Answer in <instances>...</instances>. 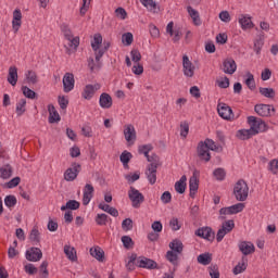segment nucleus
Returning a JSON list of instances; mask_svg holds the SVG:
<instances>
[{
    "label": "nucleus",
    "instance_id": "nucleus-60",
    "mask_svg": "<svg viewBox=\"0 0 278 278\" xmlns=\"http://www.w3.org/2000/svg\"><path fill=\"white\" fill-rule=\"evenodd\" d=\"M161 201L164 203V205H168L170 201H173V194L169 193V191H165L161 195Z\"/></svg>",
    "mask_w": 278,
    "mask_h": 278
},
{
    "label": "nucleus",
    "instance_id": "nucleus-1",
    "mask_svg": "<svg viewBox=\"0 0 278 278\" xmlns=\"http://www.w3.org/2000/svg\"><path fill=\"white\" fill-rule=\"evenodd\" d=\"M232 194L236 201L244 203L249 199V184L244 179H239L233 186Z\"/></svg>",
    "mask_w": 278,
    "mask_h": 278
},
{
    "label": "nucleus",
    "instance_id": "nucleus-7",
    "mask_svg": "<svg viewBox=\"0 0 278 278\" xmlns=\"http://www.w3.org/2000/svg\"><path fill=\"white\" fill-rule=\"evenodd\" d=\"M236 227V223L233 219H228L222 224V227L218 229L216 235L217 242H223V238L227 236V233H231Z\"/></svg>",
    "mask_w": 278,
    "mask_h": 278
},
{
    "label": "nucleus",
    "instance_id": "nucleus-22",
    "mask_svg": "<svg viewBox=\"0 0 278 278\" xmlns=\"http://www.w3.org/2000/svg\"><path fill=\"white\" fill-rule=\"evenodd\" d=\"M23 13H21V10L16 9L13 12V21H12V27L14 30V34L18 33V29H21V25L23 24Z\"/></svg>",
    "mask_w": 278,
    "mask_h": 278
},
{
    "label": "nucleus",
    "instance_id": "nucleus-35",
    "mask_svg": "<svg viewBox=\"0 0 278 278\" xmlns=\"http://www.w3.org/2000/svg\"><path fill=\"white\" fill-rule=\"evenodd\" d=\"M25 79L26 83L36 86V84H38V74L35 71L29 70L25 73Z\"/></svg>",
    "mask_w": 278,
    "mask_h": 278
},
{
    "label": "nucleus",
    "instance_id": "nucleus-40",
    "mask_svg": "<svg viewBox=\"0 0 278 278\" xmlns=\"http://www.w3.org/2000/svg\"><path fill=\"white\" fill-rule=\"evenodd\" d=\"M103 43V37L100 34L94 35L93 41L91 42V48L93 51L101 49V45Z\"/></svg>",
    "mask_w": 278,
    "mask_h": 278
},
{
    "label": "nucleus",
    "instance_id": "nucleus-31",
    "mask_svg": "<svg viewBox=\"0 0 278 278\" xmlns=\"http://www.w3.org/2000/svg\"><path fill=\"white\" fill-rule=\"evenodd\" d=\"M247 266L248 265V260L247 257H242L241 262H239L236 267L233 268L232 273L233 275H240L241 273H244V270H247Z\"/></svg>",
    "mask_w": 278,
    "mask_h": 278
},
{
    "label": "nucleus",
    "instance_id": "nucleus-10",
    "mask_svg": "<svg viewBox=\"0 0 278 278\" xmlns=\"http://www.w3.org/2000/svg\"><path fill=\"white\" fill-rule=\"evenodd\" d=\"M194 64H192V61H190V58H188L187 54L182 56V73L185 77H194Z\"/></svg>",
    "mask_w": 278,
    "mask_h": 278
},
{
    "label": "nucleus",
    "instance_id": "nucleus-26",
    "mask_svg": "<svg viewBox=\"0 0 278 278\" xmlns=\"http://www.w3.org/2000/svg\"><path fill=\"white\" fill-rule=\"evenodd\" d=\"M239 24L241 25L242 29H253V27H255L251 16L244 14L239 16Z\"/></svg>",
    "mask_w": 278,
    "mask_h": 278
},
{
    "label": "nucleus",
    "instance_id": "nucleus-23",
    "mask_svg": "<svg viewBox=\"0 0 278 278\" xmlns=\"http://www.w3.org/2000/svg\"><path fill=\"white\" fill-rule=\"evenodd\" d=\"M99 105L103 110H110V108H112L113 105L112 96H110V93H106V92H103L102 94H100Z\"/></svg>",
    "mask_w": 278,
    "mask_h": 278
},
{
    "label": "nucleus",
    "instance_id": "nucleus-15",
    "mask_svg": "<svg viewBox=\"0 0 278 278\" xmlns=\"http://www.w3.org/2000/svg\"><path fill=\"white\" fill-rule=\"evenodd\" d=\"M137 266L139 268H147L149 270H153V269L157 268V263H155V261H153L151 258H147L144 256H139L137 258Z\"/></svg>",
    "mask_w": 278,
    "mask_h": 278
},
{
    "label": "nucleus",
    "instance_id": "nucleus-44",
    "mask_svg": "<svg viewBox=\"0 0 278 278\" xmlns=\"http://www.w3.org/2000/svg\"><path fill=\"white\" fill-rule=\"evenodd\" d=\"M131 157H134L131 152L124 151L119 156L123 166L127 167L129 162L131 161Z\"/></svg>",
    "mask_w": 278,
    "mask_h": 278
},
{
    "label": "nucleus",
    "instance_id": "nucleus-20",
    "mask_svg": "<svg viewBox=\"0 0 278 278\" xmlns=\"http://www.w3.org/2000/svg\"><path fill=\"white\" fill-rule=\"evenodd\" d=\"M198 156L202 162H210L212 160V154H210V150L207 146L203 144V141L198 144Z\"/></svg>",
    "mask_w": 278,
    "mask_h": 278
},
{
    "label": "nucleus",
    "instance_id": "nucleus-5",
    "mask_svg": "<svg viewBox=\"0 0 278 278\" xmlns=\"http://www.w3.org/2000/svg\"><path fill=\"white\" fill-rule=\"evenodd\" d=\"M128 199L131 201L132 207L138 210L142 203H144V195L136 189V187H130L128 190Z\"/></svg>",
    "mask_w": 278,
    "mask_h": 278
},
{
    "label": "nucleus",
    "instance_id": "nucleus-43",
    "mask_svg": "<svg viewBox=\"0 0 278 278\" xmlns=\"http://www.w3.org/2000/svg\"><path fill=\"white\" fill-rule=\"evenodd\" d=\"M27 105V100L21 99L16 104V114L17 116H23L24 112H26L25 106Z\"/></svg>",
    "mask_w": 278,
    "mask_h": 278
},
{
    "label": "nucleus",
    "instance_id": "nucleus-59",
    "mask_svg": "<svg viewBox=\"0 0 278 278\" xmlns=\"http://www.w3.org/2000/svg\"><path fill=\"white\" fill-rule=\"evenodd\" d=\"M96 223L97 225H100V226L108 225V215L104 213L98 214L96 216Z\"/></svg>",
    "mask_w": 278,
    "mask_h": 278
},
{
    "label": "nucleus",
    "instance_id": "nucleus-27",
    "mask_svg": "<svg viewBox=\"0 0 278 278\" xmlns=\"http://www.w3.org/2000/svg\"><path fill=\"white\" fill-rule=\"evenodd\" d=\"M48 112H49V123H60V113H58V110H55V106L53 104L48 105Z\"/></svg>",
    "mask_w": 278,
    "mask_h": 278
},
{
    "label": "nucleus",
    "instance_id": "nucleus-19",
    "mask_svg": "<svg viewBox=\"0 0 278 278\" xmlns=\"http://www.w3.org/2000/svg\"><path fill=\"white\" fill-rule=\"evenodd\" d=\"M199 175V170L194 169L192 177L189 179V190L191 199H194V194H197L199 190V179L197 176Z\"/></svg>",
    "mask_w": 278,
    "mask_h": 278
},
{
    "label": "nucleus",
    "instance_id": "nucleus-30",
    "mask_svg": "<svg viewBox=\"0 0 278 278\" xmlns=\"http://www.w3.org/2000/svg\"><path fill=\"white\" fill-rule=\"evenodd\" d=\"M13 173L14 169L12 168V165H3L2 167H0V179H10Z\"/></svg>",
    "mask_w": 278,
    "mask_h": 278
},
{
    "label": "nucleus",
    "instance_id": "nucleus-18",
    "mask_svg": "<svg viewBox=\"0 0 278 278\" xmlns=\"http://www.w3.org/2000/svg\"><path fill=\"white\" fill-rule=\"evenodd\" d=\"M26 260H28V262H40L42 260V250L39 248H30L26 251Z\"/></svg>",
    "mask_w": 278,
    "mask_h": 278
},
{
    "label": "nucleus",
    "instance_id": "nucleus-57",
    "mask_svg": "<svg viewBox=\"0 0 278 278\" xmlns=\"http://www.w3.org/2000/svg\"><path fill=\"white\" fill-rule=\"evenodd\" d=\"M122 242H123L125 249L134 248V239H131V237H129V236H123Z\"/></svg>",
    "mask_w": 278,
    "mask_h": 278
},
{
    "label": "nucleus",
    "instance_id": "nucleus-12",
    "mask_svg": "<svg viewBox=\"0 0 278 278\" xmlns=\"http://www.w3.org/2000/svg\"><path fill=\"white\" fill-rule=\"evenodd\" d=\"M146 177L151 184L154 186L155 181H157V163H150L146 169Z\"/></svg>",
    "mask_w": 278,
    "mask_h": 278
},
{
    "label": "nucleus",
    "instance_id": "nucleus-3",
    "mask_svg": "<svg viewBox=\"0 0 278 278\" xmlns=\"http://www.w3.org/2000/svg\"><path fill=\"white\" fill-rule=\"evenodd\" d=\"M61 31L65 40L68 41V47L77 51V47H79V37H74L71 27H68L66 24L61 25Z\"/></svg>",
    "mask_w": 278,
    "mask_h": 278
},
{
    "label": "nucleus",
    "instance_id": "nucleus-48",
    "mask_svg": "<svg viewBox=\"0 0 278 278\" xmlns=\"http://www.w3.org/2000/svg\"><path fill=\"white\" fill-rule=\"evenodd\" d=\"M123 231H131L134 229V220L131 218H126L122 222Z\"/></svg>",
    "mask_w": 278,
    "mask_h": 278
},
{
    "label": "nucleus",
    "instance_id": "nucleus-17",
    "mask_svg": "<svg viewBox=\"0 0 278 278\" xmlns=\"http://www.w3.org/2000/svg\"><path fill=\"white\" fill-rule=\"evenodd\" d=\"M238 70V65L236 64V61L233 59H226L223 62L222 71L226 75H233L236 71Z\"/></svg>",
    "mask_w": 278,
    "mask_h": 278
},
{
    "label": "nucleus",
    "instance_id": "nucleus-2",
    "mask_svg": "<svg viewBox=\"0 0 278 278\" xmlns=\"http://www.w3.org/2000/svg\"><path fill=\"white\" fill-rule=\"evenodd\" d=\"M248 124L250 125V130L254 136H257V134H264V131H268V125H266V122H264L262 118L249 116Z\"/></svg>",
    "mask_w": 278,
    "mask_h": 278
},
{
    "label": "nucleus",
    "instance_id": "nucleus-9",
    "mask_svg": "<svg viewBox=\"0 0 278 278\" xmlns=\"http://www.w3.org/2000/svg\"><path fill=\"white\" fill-rule=\"evenodd\" d=\"M254 112H256L258 116L268 117V116H275L276 110H275V106L270 104H256L254 106Z\"/></svg>",
    "mask_w": 278,
    "mask_h": 278
},
{
    "label": "nucleus",
    "instance_id": "nucleus-24",
    "mask_svg": "<svg viewBox=\"0 0 278 278\" xmlns=\"http://www.w3.org/2000/svg\"><path fill=\"white\" fill-rule=\"evenodd\" d=\"M239 251H241L243 255H251L255 253V245L249 241H241L239 243Z\"/></svg>",
    "mask_w": 278,
    "mask_h": 278
},
{
    "label": "nucleus",
    "instance_id": "nucleus-37",
    "mask_svg": "<svg viewBox=\"0 0 278 278\" xmlns=\"http://www.w3.org/2000/svg\"><path fill=\"white\" fill-rule=\"evenodd\" d=\"M253 136L255 135L253 134V131H251V128L241 129V130H238L237 132V138H239V140H249L250 138H253Z\"/></svg>",
    "mask_w": 278,
    "mask_h": 278
},
{
    "label": "nucleus",
    "instance_id": "nucleus-32",
    "mask_svg": "<svg viewBox=\"0 0 278 278\" xmlns=\"http://www.w3.org/2000/svg\"><path fill=\"white\" fill-rule=\"evenodd\" d=\"M169 249L174 253H178L179 255H181V253H184V243L178 239H175L169 243Z\"/></svg>",
    "mask_w": 278,
    "mask_h": 278
},
{
    "label": "nucleus",
    "instance_id": "nucleus-29",
    "mask_svg": "<svg viewBox=\"0 0 278 278\" xmlns=\"http://www.w3.org/2000/svg\"><path fill=\"white\" fill-rule=\"evenodd\" d=\"M186 181H188V178L186 175H182L180 179L175 182V190L178 192V194H184V192H186Z\"/></svg>",
    "mask_w": 278,
    "mask_h": 278
},
{
    "label": "nucleus",
    "instance_id": "nucleus-51",
    "mask_svg": "<svg viewBox=\"0 0 278 278\" xmlns=\"http://www.w3.org/2000/svg\"><path fill=\"white\" fill-rule=\"evenodd\" d=\"M190 131V125L188 122H182L180 124V136L181 138H188V134Z\"/></svg>",
    "mask_w": 278,
    "mask_h": 278
},
{
    "label": "nucleus",
    "instance_id": "nucleus-6",
    "mask_svg": "<svg viewBox=\"0 0 278 278\" xmlns=\"http://www.w3.org/2000/svg\"><path fill=\"white\" fill-rule=\"evenodd\" d=\"M217 112L220 118H224V121H235L236 115L233 114V110H231V106L225 102H219L217 104Z\"/></svg>",
    "mask_w": 278,
    "mask_h": 278
},
{
    "label": "nucleus",
    "instance_id": "nucleus-61",
    "mask_svg": "<svg viewBox=\"0 0 278 278\" xmlns=\"http://www.w3.org/2000/svg\"><path fill=\"white\" fill-rule=\"evenodd\" d=\"M49 263L47 261H43L40 265V274L42 278L49 277V269H47Z\"/></svg>",
    "mask_w": 278,
    "mask_h": 278
},
{
    "label": "nucleus",
    "instance_id": "nucleus-46",
    "mask_svg": "<svg viewBox=\"0 0 278 278\" xmlns=\"http://www.w3.org/2000/svg\"><path fill=\"white\" fill-rule=\"evenodd\" d=\"M122 42L125 45V47L131 46L134 42V34L131 33H126L122 35Z\"/></svg>",
    "mask_w": 278,
    "mask_h": 278
},
{
    "label": "nucleus",
    "instance_id": "nucleus-16",
    "mask_svg": "<svg viewBox=\"0 0 278 278\" xmlns=\"http://www.w3.org/2000/svg\"><path fill=\"white\" fill-rule=\"evenodd\" d=\"M97 90H101V85L99 83L94 85H86L83 91V99L90 101V99L94 97Z\"/></svg>",
    "mask_w": 278,
    "mask_h": 278
},
{
    "label": "nucleus",
    "instance_id": "nucleus-50",
    "mask_svg": "<svg viewBox=\"0 0 278 278\" xmlns=\"http://www.w3.org/2000/svg\"><path fill=\"white\" fill-rule=\"evenodd\" d=\"M22 92H23L24 97H26L27 99H36V91L31 90L27 86L22 87Z\"/></svg>",
    "mask_w": 278,
    "mask_h": 278
},
{
    "label": "nucleus",
    "instance_id": "nucleus-28",
    "mask_svg": "<svg viewBox=\"0 0 278 278\" xmlns=\"http://www.w3.org/2000/svg\"><path fill=\"white\" fill-rule=\"evenodd\" d=\"M90 255L98 260V262H103L105 260V252H103V249L100 247L91 248Z\"/></svg>",
    "mask_w": 278,
    "mask_h": 278
},
{
    "label": "nucleus",
    "instance_id": "nucleus-53",
    "mask_svg": "<svg viewBox=\"0 0 278 278\" xmlns=\"http://www.w3.org/2000/svg\"><path fill=\"white\" fill-rule=\"evenodd\" d=\"M208 275L211 278H220V271H218V265H211L208 267Z\"/></svg>",
    "mask_w": 278,
    "mask_h": 278
},
{
    "label": "nucleus",
    "instance_id": "nucleus-63",
    "mask_svg": "<svg viewBox=\"0 0 278 278\" xmlns=\"http://www.w3.org/2000/svg\"><path fill=\"white\" fill-rule=\"evenodd\" d=\"M79 202L77 200H70L66 202L67 210H79Z\"/></svg>",
    "mask_w": 278,
    "mask_h": 278
},
{
    "label": "nucleus",
    "instance_id": "nucleus-58",
    "mask_svg": "<svg viewBox=\"0 0 278 278\" xmlns=\"http://www.w3.org/2000/svg\"><path fill=\"white\" fill-rule=\"evenodd\" d=\"M264 47V39L258 38L254 41V52L256 55H260L262 53V48Z\"/></svg>",
    "mask_w": 278,
    "mask_h": 278
},
{
    "label": "nucleus",
    "instance_id": "nucleus-47",
    "mask_svg": "<svg viewBox=\"0 0 278 278\" xmlns=\"http://www.w3.org/2000/svg\"><path fill=\"white\" fill-rule=\"evenodd\" d=\"M29 240L31 242H35V244H38L40 242V231H38V228H33L29 235Z\"/></svg>",
    "mask_w": 278,
    "mask_h": 278
},
{
    "label": "nucleus",
    "instance_id": "nucleus-38",
    "mask_svg": "<svg viewBox=\"0 0 278 278\" xmlns=\"http://www.w3.org/2000/svg\"><path fill=\"white\" fill-rule=\"evenodd\" d=\"M198 263L202 264V266H208V264H212V254L210 253L200 254L198 256Z\"/></svg>",
    "mask_w": 278,
    "mask_h": 278
},
{
    "label": "nucleus",
    "instance_id": "nucleus-36",
    "mask_svg": "<svg viewBox=\"0 0 278 278\" xmlns=\"http://www.w3.org/2000/svg\"><path fill=\"white\" fill-rule=\"evenodd\" d=\"M64 253L71 262H77V251L71 245H64Z\"/></svg>",
    "mask_w": 278,
    "mask_h": 278
},
{
    "label": "nucleus",
    "instance_id": "nucleus-8",
    "mask_svg": "<svg viewBox=\"0 0 278 278\" xmlns=\"http://www.w3.org/2000/svg\"><path fill=\"white\" fill-rule=\"evenodd\" d=\"M79 173H81V165L79 163H72L71 167L64 173L65 181H75Z\"/></svg>",
    "mask_w": 278,
    "mask_h": 278
},
{
    "label": "nucleus",
    "instance_id": "nucleus-4",
    "mask_svg": "<svg viewBox=\"0 0 278 278\" xmlns=\"http://www.w3.org/2000/svg\"><path fill=\"white\" fill-rule=\"evenodd\" d=\"M244 210V203L239 202L228 207H223L219 210V218L220 220H225L226 216H231L233 214H240Z\"/></svg>",
    "mask_w": 278,
    "mask_h": 278
},
{
    "label": "nucleus",
    "instance_id": "nucleus-64",
    "mask_svg": "<svg viewBox=\"0 0 278 278\" xmlns=\"http://www.w3.org/2000/svg\"><path fill=\"white\" fill-rule=\"evenodd\" d=\"M151 228L153 229L154 232L161 233L162 229H164V226L162 225V222H154L151 225Z\"/></svg>",
    "mask_w": 278,
    "mask_h": 278
},
{
    "label": "nucleus",
    "instance_id": "nucleus-21",
    "mask_svg": "<svg viewBox=\"0 0 278 278\" xmlns=\"http://www.w3.org/2000/svg\"><path fill=\"white\" fill-rule=\"evenodd\" d=\"M92 197H94V187L90 184L85 185L83 193V205H88V203L92 201Z\"/></svg>",
    "mask_w": 278,
    "mask_h": 278
},
{
    "label": "nucleus",
    "instance_id": "nucleus-34",
    "mask_svg": "<svg viewBox=\"0 0 278 278\" xmlns=\"http://www.w3.org/2000/svg\"><path fill=\"white\" fill-rule=\"evenodd\" d=\"M102 63L101 61H97L93 58H89L88 60V68L90 70L91 73H97L101 71Z\"/></svg>",
    "mask_w": 278,
    "mask_h": 278
},
{
    "label": "nucleus",
    "instance_id": "nucleus-33",
    "mask_svg": "<svg viewBox=\"0 0 278 278\" xmlns=\"http://www.w3.org/2000/svg\"><path fill=\"white\" fill-rule=\"evenodd\" d=\"M187 12L192 18L194 25H201V16L199 15V11L194 10L192 7H188Z\"/></svg>",
    "mask_w": 278,
    "mask_h": 278
},
{
    "label": "nucleus",
    "instance_id": "nucleus-25",
    "mask_svg": "<svg viewBox=\"0 0 278 278\" xmlns=\"http://www.w3.org/2000/svg\"><path fill=\"white\" fill-rule=\"evenodd\" d=\"M7 80L11 86H16V84L18 83V68H16V66H11L9 68V75Z\"/></svg>",
    "mask_w": 278,
    "mask_h": 278
},
{
    "label": "nucleus",
    "instance_id": "nucleus-11",
    "mask_svg": "<svg viewBox=\"0 0 278 278\" xmlns=\"http://www.w3.org/2000/svg\"><path fill=\"white\" fill-rule=\"evenodd\" d=\"M124 138L126 142L128 143V147H131L136 142V128L134 125L128 124L124 127Z\"/></svg>",
    "mask_w": 278,
    "mask_h": 278
},
{
    "label": "nucleus",
    "instance_id": "nucleus-55",
    "mask_svg": "<svg viewBox=\"0 0 278 278\" xmlns=\"http://www.w3.org/2000/svg\"><path fill=\"white\" fill-rule=\"evenodd\" d=\"M18 184H21V177L17 176L12 178L9 182L4 184L3 188H9V189L16 188Z\"/></svg>",
    "mask_w": 278,
    "mask_h": 278
},
{
    "label": "nucleus",
    "instance_id": "nucleus-49",
    "mask_svg": "<svg viewBox=\"0 0 278 278\" xmlns=\"http://www.w3.org/2000/svg\"><path fill=\"white\" fill-rule=\"evenodd\" d=\"M138 151H139V153L143 154L144 157L148 159V157L150 156V155H149V152H150V151H153V146H152V144L140 146V147L138 148Z\"/></svg>",
    "mask_w": 278,
    "mask_h": 278
},
{
    "label": "nucleus",
    "instance_id": "nucleus-45",
    "mask_svg": "<svg viewBox=\"0 0 278 278\" xmlns=\"http://www.w3.org/2000/svg\"><path fill=\"white\" fill-rule=\"evenodd\" d=\"M142 5L147 8L150 12H155L157 10V4L153 0H140Z\"/></svg>",
    "mask_w": 278,
    "mask_h": 278
},
{
    "label": "nucleus",
    "instance_id": "nucleus-41",
    "mask_svg": "<svg viewBox=\"0 0 278 278\" xmlns=\"http://www.w3.org/2000/svg\"><path fill=\"white\" fill-rule=\"evenodd\" d=\"M167 261L170 262L174 266H177L179 260V253L174 251H167L166 253Z\"/></svg>",
    "mask_w": 278,
    "mask_h": 278
},
{
    "label": "nucleus",
    "instance_id": "nucleus-42",
    "mask_svg": "<svg viewBox=\"0 0 278 278\" xmlns=\"http://www.w3.org/2000/svg\"><path fill=\"white\" fill-rule=\"evenodd\" d=\"M247 79H245V86H248V88L250 90H255L256 86H255V76H253V74H251V72L247 73Z\"/></svg>",
    "mask_w": 278,
    "mask_h": 278
},
{
    "label": "nucleus",
    "instance_id": "nucleus-54",
    "mask_svg": "<svg viewBox=\"0 0 278 278\" xmlns=\"http://www.w3.org/2000/svg\"><path fill=\"white\" fill-rule=\"evenodd\" d=\"M16 203H17V200H16V197H14V195H7L4 198V205L7 207H14V205H16Z\"/></svg>",
    "mask_w": 278,
    "mask_h": 278
},
{
    "label": "nucleus",
    "instance_id": "nucleus-62",
    "mask_svg": "<svg viewBox=\"0 0 278 278\" xmlns=\"http://www.w3.org/2000/svg\"><path fill=\"white\" fill-rule=\"evenodd\" d=\"M115 16L122 21H125V18H127V11L119 7L115 10Z\"/></svg>",
    "mask_w": 278,
    "mask_h": 278
},
{
    "label": "nucleus",
    "instance_id": "nucleus-13",
    "mask_svg": "<svg viewBox=\"0 0 278 278\" xmlns=\"http://www.w3.org/2000/svg\"><path fill=\"white\" fill-rule=\"evenodd\" d=\"M195 236H198L199 238H203L204 240H207L208 242H214V238H216L214 230H212V228L207 227V226L195 230Z\"/></svg>",
    "mask_w": 278,
    "mask_h": 278
},
{
    "label": "nucleus",
    "instance_id": "nucleus-52",
    "mask_svg": "<svg viewBox=\"0 0 278 278\" xmlns=\"http://www.w3.org/2000/svg\"><path fill=\"white\" fill-rule=\"evenodd\" d=\"M213 175L214 177L217 179V181H223L225 180V177H226V173H225V169L224 168H216L214 172H213Z\"/></svg>",
    "mask_w": 278,
    "mask_h": 278
},
{
    "label": "nucleus",
    "instance_id": "nucleus-56",
    "mask_svg": "<svg viewBox=\"0 0 278 278\" xmlns=\"http://www.w3.org/2000/svg\"><path fill=\"white\" fill-rule=\"evenodd\" d=\"M203 146L206 147L208 151H218V146L212 139H206Z\"/></svg>",
    "mask_w": 278,
    "mask_h": 278
},
{
    "label": "nucleus",
    "instance_id": "nucleus-14",
    "mask_svg": "<svg viewBox=\"0 0 278 278\" xmlns=\"http://www.w3.org/2000/svg\"><path fill=\"white\" fill-rule=\"evenodd\" d=\"M75 88V75L65 73L63 76V91L68 93Z\"/></svg>",
    "mask_w": 278,
    "mask_h": 278
},
{
    "label": "nucleus",
    "instance_id": "nucleus-39",
    "mask_svg": "<svg viewBox=\"0 0 278 278\" xmlns=\"http://www.w3.org/2000/svg\"><path fill=\"white\" fill-rule=\"evenodd\" d=\"M260 94L262 97H265L266 99H273L275 97V89L273 88H266V87H261L258 89Z\"/></svg>",
    "mask_w": 278,
    "mask_h": 278
}]
</instances>
